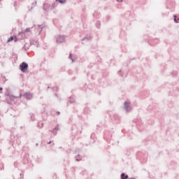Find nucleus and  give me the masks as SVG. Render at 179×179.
<instances>
[{
  "label": "nucleus",
  "instance_id": "a211bd4d",
  "mask_svg": "<svg viewBox=\"0 0 179 179\" xmlns=\"http://www.w3.org/2000/svg\"><path fill=\"white\" fill-rule=\"evenodd\" d=\"M175 23H179V18H177L176 15H173Z\"/></svg>",
  "mask_w": 179,
  "mask_h": 179
},
{
  "label": "nucleus",
  "instance_id": "bb28decb",
  "mask_svg": "<svg viewBox=\"0 0 179 179\" xmlns=\"http://www.w3.org/2000/svg\"><path fill=\"white\" fill-rule=\"evenodd\" d=\"M15 38V43H16L17 41V38L16 36H14Z\"/></svg>",
  "mask_w": 179,
  "mask_h": 179
},
{
  "label": "nucleus",
  "instance_id": "9d476101",
  "mask_svg": "<svg viewBox=\"0 0 179 179\" xmlns=\"http://www.w3.org/2000/svg\"><path fill=\"white\" fill-rule=\"evenodd\" d=\"M5 96H6V97H9L10 100H13L15 99V96L10 95L9 92H6Z\"/></svg>",
  "mask_w": 179,
  "mask_h": 179
},
{
  "label": "nucleus",
  "instance_id": "20e7f679",
  "mask_svg": "<svg viewBox=\"0 0 179 179\" xmlns=\"http://www.w3.org/2000/svg\"><path fill=\"white\" fill-rule=\"evenodd\" d=\"M66 36L64 35H57L56 36V43L57 44H61V43H64L65 41Z\"/></svg>",
  "mask_w": 179,
  "mask_h": 179
},
{
  "label": "nucleus",
  "instance_id": "5701e85b",
  "mask_svg": "<svg viewBox=\"0 0 179 179\" xmlns=\"http://www.w3.org/2000/svg\"><path fill=\"white\" fill-rule=\"evenodd\" d=\"M54 129L55 130H56L57 132L59 131V124H57V126Z\"/></svg>",
  "mask_w": 179,
  "mask_h": 179
},
{
  "label": "nucleus",
  "instance_id": "cd10ccee",
  "mask_svg": "<svg viewBox=\"0 0 179 179\" xmlns=\"http://www.w3.org/2000/svg\"><path fill=\"white\" fill-rule=\"evenodd\" d=\"M56 114H57V115H59V114H61V112L57 111V112H56Z\"/></svg>",
  "mask_w": 179,
  "mask_h": 179
},
{
  "label": "nucleus",
  "instance_id": "1a4fd4ad",
  "mask_svg": "<svg viewBox=\"0 0 179 179\" xmlns=\"http://www.w3.org/2000/svg\"><path fill=\"white\" fill-rule=\"evenodd\" d=\"M92 36L89 35V36H87L85 37H84L83 39H82V41H90V40H92Z\"/></svg>",
  "mask_w": 179,
  "mask_h": 179
},
{
  "label": "nucleus",
  "instance_id": "58836bf2",
  "mask_svg": "<svg viewBox=\"0 0 179 179\" xmlns=\"http://www.w3.org/2000/svg\"><path fill=\"white\" fill-rule=\"evenodd\" d=\"M129 179H136V178H129Z\"/></svg>",
  "mask_w": 179,
  "mask_h": 179
},
{
  "label": "nucleus",
  "instance_id": "6ab92c4d",
  "mask_svg": "<svg viewBox=\"0 0 179 179\" xmlns=\"http://www.w3.org/2000/svg\"><path fill=\"white\" fill-rule=\"evenodd\" d=\"M32 6L31 8V9H29V10H31V9H33V8H34V6H36V5H37V1H35L34 3H31Z\"/></svg>",
  "mask_w": 179,
  "mask_h": 179
},
{
  "label": "nucleus",
  "instance_id": "2f4dec72",
  "mask_svg": "<svg viewBox=\"0 0 179 179\" xmlns=\"http://www.w3.org/2000/svg\"><path fill=\"white\" fill-rule=\"evenodd\" d=\"M52 142H54V141H49V142L48 143V145H50V144L52 143Z\"/></svg>",
  "mask_w": 179,
  "mask_h": 179
},
{
  "label": "nucleus",
  "instance_id": "2eb2a0df",
  "mask_svg": "<svg viewBox=\"0 0 179 179\" xmlns=\"http://www.w3.org/2000/svg\"><path fill=\"white\" fill-rule=\"evenodd\" d=\"M95 26L96 29H100V26H101V22H100V21H96L95 23Z\"/></svg>",
  "mask_w": 179,
  "mask_h": 179
},
{
  "label": "nucleus",
  "instance_id": "f3484780",
  "mask_svg": "<svg viewBox=\"0 0 179 179\" xmlns=\"http://www.w3.org/2000/svg\"><path fill=\"white\" fill-rule=\"evenodd\" d=\"M69 103H71V104L75 103V99H73V97H72V96H70L69 100Z\"/></svg>",
  "mask_w": 179,
  "mask_h": 179
},
{
  "label": "nucleus",
  "instance_id": "393cba45",
  "mask_svg": "<svg viewBox=\"0 0 179 179\" xmlns=\"http://www.w3.org/2000/svg\"><path fill=\"white\" fill-rule=\"evenodd\" d=\"M172 73L173 76H177V73H178L177 71H173Z\"/></svg>",
  "mask_w": 179,
  "mask_h": 179
},
{
  "label": "nucleus",
  "instance_id": "09e8293b",
  "mask_svg": "<svg viewBox=\"0 0 179 179\" xmlns=\"http://www.w3.org/2000/svg\"><path fill=\"white\" fill-rule=\"evenodd\" d=\"M1 153H2V152H1V150H0V155H1Z\"/></svg>",
  "mask_w": 179,
  "mask_h": 179
},
{
  "label": "nucleus",
  "instance_id": "9b49d317",
  "mask_svg": "<svg viewBox=\"0 0 179 179\" xmlns=\"http://www.w3.org/2000/svg\"><path fill=\"white\" fill-rule=\"evenodd\" d=\"M113 118H114L115 121L116 122V123L119 124V122H120V116H118V115H114Z\"/></svg>",
  "mask_w": 179,
  "mask_h": 179
},
{
  "label": "nucleus",
  "instance_id": "f257e3e1",
  "mask_svg": "<svg viewBox=\"0 0 179 179\" xmlns=\"http://www.w3.org/2000/svg\"><path fill=\"white\" fill-rule=\"evenodd\" d=\"M114 134V130L111 129V130H106L103 132V139H105V141H107V142H108V141H110V139H111V138H113V135Z\"/></svg>",
  "mask_w": 179,
  "mask_h": 179
},
{
  "label": "nucleus",
  "instance_id": "49530a36",
  "mask_svg": "<svg viewBox=\"0 0 179 179\" xmlns=\"http://www.w3.org/2000/svg\"><path fill=\"white\" fill-rule=\"evenodd\" d=\"M16 163H17V162H15V163H14V166H16Z\"/></svg>",
  "mask_w": 179,
  "mask_h": 179
},
{
  "label": "nucleus",
  "instance_id": "dca6fc26",
  "mask_svg": "<svg viewBox=\"0 0 179 179\" xmlns=\"http://www.w3.org/2000/svg\"><path fill=\"white\" fill-rule=\"evenodd\" d=\"M32 28H33V27H31V28H27V29H25L24 31H23L21 32V34H24V33H29V32L30 31V29H32Z\"/></svg>",
  "mask_w": 179,
  "mask_h": 179
},
{
  "label": "nucleus",
  "instance_id": "b1692460",
  "mask_svg": "<svg viewBox=\"0 0 179 179\" xmlns=\"http://www.w3.org/2000/svg\"><path fill=\"white\" fill-rule=\"evenodd\" d=\"M69 58H70V59H71L72 62H74L75 60H73V59H72V53H70V54H69Z\"/></svg>",
  "mask_w": 179,
  "mask_h": 179
},
{
  "label": "nucleus",
  "instance_id": "c756f323",
  "mask_svg": "<svg viewBox=\"0 0 179 179\" xmlns=\"http://www.w3.org/2000/svg\"><path fill=\"white\" fill-rule=\"evenodd\" d=\"M53 178H57V173H54Z\"/></svg>",
  "mask_w": 179,
  "mask_h": 179
},
{
  "label": "nucleus",
  "instance_id": "3c124183",
  "mask_svg": "<svg viewBox=\"0 0 179 179\" xmlns=\"http://www.w3.org/2000/svg\"><path fill=\"white\" fill-rule=\"evenodd\" d=\"M54 145H55V144H54V143H52V145H53V146H54Z\"/></svg>",
  "mask_w": 179,
  "mask_h": 179
},
{
  "label": "nucleus",
  "instance_id": "4468645a",
  "mask_svg": "<svg viewBox=\"0 0 179 179\" xmlns=\"http://www.w3.org/2000/svg\"><path fill=\"white\" fill-rule=\"evenodd\" d=\"M84 113H85V114H89V113H90V110L89 109V106H85L84 108Z\"/></svg>",
  "mask_w": 179,
  "mask_h": 179
},
{
  "label": "nucleus",
  "instance_id": "c85d7f7f",
  "mask_svg": "<svg viewBox=\"0 0 179 179\" xmlns=\"http://www.w3.org/2000/svg\"><path fill=\"white\" fill-rule=\"evenodd\" d=\"M37 127H38V128H41V126H40V122H38Z\"/></svg>",
  "mask_w": 179,
  "mask_h": 179
},
{
  "label": "nucleus",
  "instance_id": "39448f33",
  "mask_svg": "<svg viewBox=\"0 0 179 179\" xmlns=\"http://www.w3.org/2000/svg\"><path fill=\"white\" fill-rule=\"evenodd\" d=\"M23 163L24 164H29L30 163V158L29 154H25L23 157Z\"/></svg>",
  "mask_w": 179,
  "mask_h": 179
},
{
  "label": "nucleus",
  "instance_id": "4c0bfd02",
  "mask_svg": "<svg viewBox=\"0 0 179 179\" xmlns=\"http://www.w3.org/2000/svg\"><path fill=\"white\" fill-rule=\"evenodd\" d=\"M92 136H94V134H92L91 135V138H92Z\"/></svg>",
  "mask_w": 179,
  "mask_h": 179
},
{
  "label": "nucleus",
  "instance_id": "72a5a7b5",
  "mask_svg": "<svg viewBox=\"0 0 179 179\" xmlns=\"http://www.w3.org/2000/svg\"><path fill=\"white\" fill-rule=\"evenodd\" d=\"M17 143V145H19L20 143V141L18 140Z\"/></svg>",
  "mask_w": 179,
  "mask_h": 179
},
{
  "label": "nucleus",
  "instance_id": "a878e982",
  "mask_svg": "<svg viewBox=\"0 0 179 179\" xmlns=\"http://www.w3.org/2000/svg\"><path fill=\"white\" fill-rule=\"evenodd\" d=\"M31 120H32V121H34V116L32 115H31Z\"/></svg>",
  "mask_w": 179,
  "mask_h": 179
},
{
  "label": "nucleus",
  "instance_id": "7c9ffc66",
  "mask_svg": "<svg viewBox=\"0 0 179 179\" xmlns=\"http://www.w3.org/2000/svg\"><path fill=\"white\" fill-rule=\"evenodd\" d=\"M2 90H3V88L0 87V93H2Z\"/></svg>",
  "mask_w": 179,
  "mask_h": 179
},
{
  "label": "nucleus",
  "instance_id": "6e6552de",
  "mask_svg": "<svg viewBox=\"0 0 179 179\" xmlns=\"http://www.w3.org/2000/svg\"><path fill=\"white\" fill-rule=\"evenodd\" d=\"M44 27H45L44 24L38 25V30L39 31L38 34H41V32L43 31V29H44Z\"/></svg>",
  "mask_w": 179,
  "mask_h": 179
},
{
  "label": "nucleus",
  "instance_id": "0eeeda50",
  "mask_svg": "<svg viewBox=\"0 0 179 179\" xmlns=\"http://www.w3.org/2000/svg\"><path fill=\"white\" fill-rule=\"evenodd\" d=\"M148 44H150L152 46L157 45V44H159V39L155 38L152 41H149Z\"/></svg>",
  "mask_w": 179,
  "mask_h": 179
},
{
  "label": "nucleus",
  "instance_id": "a19ab883",
  "mask_svg": "<svg viewBox=\"0 0 179 179\" xmlns=\"http://www.w3.org/2000/svg\"><path fill=\"white\" fill-rule=\"evenodd\" d=\"M20 177H21V178H22V176H23L22 173H20Z\"/></svg>",
  "mask_w": 179,
  "mask_h": 179
},
{
  "label": "nucleus",
  "instance_id": "4be33fe9",
  "mask_svg": "<svg viewBox=\"0 0 179 179\" xmlns=\"http://www.w3.org/2000/svg\"><path fill=\"white\" fill-rule=\"evenodd\" d=\"M50 132H52V134H53L54 135H57V131L56 130H55V129H53L52 130H50Z\"/></svg>",
  "mask_w": 179,
  "mask_h": 179
},
{
  "label": "nucleus",
  "instance_id": "7ed1b4c3",
  "mask_svg": "<svg viewBox=\"0 0 179 179\" xmlns=\"http://www.w3.org/2000/svg\"><path fill=\"white\" fill-rule=\"evenodd\" d=\"M124 109L126 113H131L132 111V107H131V102L125 101L124 103Z\"/></svg>",
  "mask_w": 179,
  "mask_h": 179
},
{
  "label": "nucleus",
  "instance_id": "473e14b6",
  "mask_svg": "<svg viewBox=\"0 0 179 179\" xmlns=\"http://www.w3.org/2000/svg\"><path fill=\"white\" fill-rule=\"evenodd\" d=\"M43 127H44V124H43V123H41V128H43Z\"/></svg>",
  "mask_w": 179,
  "mask_h": 179
},
{
  "label": "nucleus",
  "instance_id": "c9c22d12",
  "mask_svg": "<svg viewBox=\"0 0 179 179\" xmlns=\"http://www.w3.org/2000/svg\"><path fill=\"white\" fill-rule=\"evenodd\" d=\"M55 96L56 97H58V94H55Z\"/></svg>",
  "mask_w": 179,
  "mask_h": 179
},
{
  "label": "nucleus",
  "instance_id": "412c9836",
  "mask_svg": "<svg viewBox=\"0 0 179 179\" xmlns=\"http://www.w3.org/2000/svg\"><path fill=\"white\" fill-rule=\"evenodd\" d=\"M14 39H15V37L10 36L7 41L8 43H9L10 41H13Z\"/></svg>",
  "mask_w": 179,
  "mask_h": 179
},
{
  "label": "nucleus",
  "instance_id": "423d86ee",
  "mask_svg": "<svg viewBox=\"0 0 179 179\" xmlns=\"http://www.w3.org/2000/svg\"><path fill=\"white\" fill-rule=\"evenodd\" d=\"M22 96L25 97L27 100H31V99H33V94L30 92H25Z\"/></svg>",
  "mask_w": 179,
  "mask_h": 179
},
{
  "label": "nucleus",
  "instance_id": "aec40b11",
  "mask_svg": "<svg viewBox=\"0 0 179 179\" xmlns=\"http://www.w3.org/2000/svg\"><path fill=\"white\" fill-rule=\"evenodd\" d=\"M56 2H59V3H65L66 0H56Z\"/></svg>",
  "mask_w": 179,
  "mask_h": 179
},
{
  "label": "nucleus",
  "instance_id": "f704fd0d",
  "mask_svg": "<svg viewBox=\"0 0 179 179\" xmlns=\"http://www.w3.org/2000/svg\"><path fill=\"white\" fill-rule=\"evenodd\" d=\"M117 2H122V0H117Z\"/></svg>",
  "mask_w": 179,
  "mask_h": 179
},
{
  "label": "nucleus",
  "instance_id": "ea45409f",
  "mask_svg": "<svg viewBox=\"0 0 179 179\" xmlns=\"http://www.w3.org/2000/svg\"><path fill=\"white\" fill-rule=\"evenodd\" d=\"M118 73H119V75H120V73H121V70L119 71Z\"/></svg>",
  "mask_w": 179,
  "mask_h": 179
},
{
  "label": "nucleus",
  "instance_id": "f03ea898",
  "mask_svg": "<svg viewBox=\"0 0 179 179\" xmlns=\"http://www.w3.org/2000/svg\"><path fill=\"white\" fill-rule=\"evenodd\" d=\"M29 68V64L26 62H23L20 64V69L22 73H26Z\"/></svg>",
  "mask_w": 179,
  "mask_h": 179
},
{
  "label": "nucleus",
  "instance_id": "a18cd8bd",
  "mask_svg": "<svg viewBox=\"0 0 179 179\" xmlns=\"http://www.w3.org/2000/svg\"><path fill=\"white\" fill-rule=\"evenodd\" d=\"M96 127H97V129H99V125H96Z\"/></svg>",
  "mask_w": 179,
  "mask_h": 179
},
{
  "label": "nucleus",
  "instance_id": "8fccbe9b",
  "mask_svg": "<svg viewBox=\"0 0 179 179\" xmlns=\"http://www.w3.org/2000/svg\"><path fill=\"white\" fill-rule=\"evenodd\" d=\"M48 89H50V87H48Z\"/></svg>",
  "mask_w": 179,
  "mask_h": 179
},
{
  "label": "nucleus",
  "instance_id": "de8ad7c7",
  "mask_svg": "<svg viewBox=\"0 0 179 179\" xmlns=\"http://www.w3.org/2000/svg\"><path fill=\"white\" fill-rule=\"evenodd\" d=\"M30 43H31V44H33V42L31 41Z\"/></svg>",
  "mask_w": 179,
  "mask_h": 179
},
{
  "label": "nucleus",
  "instance_id": "37998d69",
  "mask_svg": "<svg viewBox=\"0 0 179 179\" xmlns=\"http://www.w3.org/2000/svg\"><path fill=\"white\" fill-rule=\"evenodd\" d=\"M120 76H122V78H124V76H122V74H121Z\"/></svg>",
  "mask_w": 179,
  "mask_h": 179
},
{
  "label": "nucleus",
  "instance_id": "79ce46f5",
  "mask_svg": "<svg viewBox=\"0 0 179 179\" xmlns=\"http://www.w3.org/2000/svg\"><path fill=\"white\" fill-rule=\"evenodd\" d=\"M36 146H38V143H36Z\"/></svg>",
  "mask_w": 179,
  "mask_h": 179
},
{
  "label": "nucleus",
  "instance_id": "c03bdc74",
  "mask_svg": "<svg viewBox=\"0 0 179 179\" xmlns=\"http://www.w3.org/2000/svg\"><path fill=\"white\" fill-rule=\"evenodd\" d=\"M20 97H22V94H20Z\"/></svg>",
  "mask_w": 179,
  "mask_h": 179
},
{
  "label": "nucleus",
  "instance_id": "f8f14e48",
  "mask_svg": "<svg viewBox=\"0 0 179 179\" xmlns=\"http://www.w3.org/2000/svg\"><path fill=\"white\" fill-rule=\"evenodd\" d=\"M121 179H128L129 176L128 175L125 174V173H122L120 175Z\"/></svg>",
  "mask_w": 179,
  "mask_h": 179
},
{
  "label": "nucleus",
  "instance_id": "e433bc0d",
  "mask_svg": "<svg viewBox=\"0 0 179 179\" xmlns=\"http://www.w3.org/2000/svg\"><path fill=\"white\" fill-rule=\"evenodd\" d=\"M96 14H97V13H95L93 15V16H96Z\"/></svg>",
  "mask_w": 179,
  "mask_h": 179
},
{
  "label": "nucleus",
  "instance_id": "864d4df0",
  "mask_svg": "<svg viewBox=\"0 0 179 179\" xmlns=\"http://www.w3.org/2000/svg\"><path fill=\"white\" fill-rule=\"evenodd\" d=\"M96 17H99V16Z\"/></svg>",
  "mask_w": 179,
  "mask_h": 179
},
{
  "label": "nucleus",
  "instance_id": "ddd939ff",
  "mask_svg": "<svg viewBox=\"0 0 179 179\" xmlns=\"http://www.w3.org/2000/svg\"><path fill=\"white\" fill-rule=\"evenodd\" d=\"M75 159H76V162H82V157L79 154L75 157Z\"/></svg>",
  "mask_w": 179,
  "mask_h": 179
},
{
  "label": "nucleus",
  "instance_id": "603ef678",
  "mask_svg": "<svg viewBox=\"0 0 179 179\" xmlns=\"http://www.w3.org/2000/svg\"><path fill=\"white\" fill-rule=\"evenodd\" d=\"M2 168L3 169V166H2Z\"/></svg>",
  "mask_w": 179,
  "mask_h": 179
}]
</instances>
